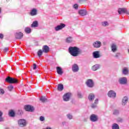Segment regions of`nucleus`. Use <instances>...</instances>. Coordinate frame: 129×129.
Segmentation results:
<instances>
[{"mask_svg":"<svg viewBox=\"0 0 129 129\" xmlns=\"http://www.w3.org/2000/svg\"><path fill=\"white\" fill-rule=\"evenodd\" d=\"M23 37V34L22 33H16L15 37L16 39H22Z\"/></svg>","mask_w":129,"mask_h":129,"instance_id":"nucleus-20","label":"nucleus"},{"mask_svg":"<svg viewBox=\"0 0 129 129\" xmlns=\"http://www.w3.org/2000/svg\"><path fill=\"white\" fill-rule=\"evenodd\" d=\"M8 50H9V47H5L4 48V51H7Z\"/></svg>","mask_w":129,"mask_h":129,"instance_id":"nucleus-44","label":"nucleus"},{"mask_svg":"<svg viewBox=\"0 0 129 129\" xmlns=\"http://www.w3.org/2000/svg\"><path fill=\"white\" fill-rule=\"evenodd\" d=\"M64 89L63 85L62 84H59L57 86V90L59 91H63Z\"/></svg>","mask_w":129,"mask_h":129,"instance_id":"nucleus-26","label":"nucleus"},{"mask_svg":"<svg viewBox=\"0 0 129 129\" xmlns=\"http://www.w3.org/2000/svg\"><path fill=\"white\" fill-rule=\"evenodd\" d=\"M78 96L79 98H82V95L81 93H78Z\"/></svg>","mask_w":129,"mask_h":129,"instance_id":"nucleus-41","label":"nucleus"},{"mask_svg":"<svg viewBox=\"0 0 129 129\" xmlns=\"http://www.w3.org/2000/svg\"><path fill=\"white\" fill-rule=\"evenodd\" d=\"M100 64L97 63L96 64H94V66H93L92 67V71H95L98 70L99 69H100Z\"/></svg>","mask_w":129,"mask_h":129,"instance_id":"nucleus-16","label":"nucleus"},{"mask_svg":"<svg viewBox=\"0 0 129 129\" xmlns=\"http://www.w3.org/2000/svg\"><path fill=\"white\" fill-rule=\"evenodd\" d=\"M4 93H5L4 90H3V89L0 88V94L3 95V94H4Z\"/></svg>","mask_w":129,"mask_h":129,"instance_id":"nucleus-40","label":"nucleus"},{"mask_svg":"<svg viewBox=\"0 0 129 129\" xmlns=\"http://www.w3.org/2000/svg\"><path fill=\"white\" fill-rule=\"evenodd\" d=\"M67 116H68V118H69L70 119H72L73 117L72 114H68V115H67Z\"/></svg>","mask_w":129,"mask_h":129,"instance_id":"nucleus-36","label":"nucleus"},{"mask_svg":"<svg viewBox=\"0 0 129 129\" xmlns=\"http://www.w3.org/2000/svg\"><path fill=\"white\" fill-rule=\"evenodd\" d=\"M9 115L11 116H14L15 115V113L14 112V111H10L9 112Z\"/></svg>","mask_w":129,"mask_h":129,"instance_id":"nucleus-35","label":"nucleus"},{"mask_svg":"<svg viewBox=\"0 0 129 129\" xmlns=\"http://www.w3.org/2000/svg\"><path fill=\"white\" fill-rule=\"evenodd\" d=\"M117 121H118L119 122H122L123 119H122V118H121V117H118L117 118Z\"/></svg>","mask_w":129,"mask_h":129,"instance_id":"nucleus-37","label":"nucleus"},{"mask_svg":"<svg viewBox=\"0 0 129 129\" xmlns=\"http://www.w3.org/2000/svg\"><path fill=\"white\" fill-rule=\"evenodd\" d=\"M43 53V50L42 49H39L38 52H37V55L38 56L40 57Z\"/></svg>","mask_w":129,"mask_h":129,"instance_id":"nucleus-32","label":"nucleus"},{"mask_svg":"<svg viewBox=\"0 0 129 129\" xmlns=\"http://www.w3.org/2000/svg\"><path fill=\"white\" fill-rule=\"evenodd\" d=\"M25 32L26 34H30L31 33V29L30 28H25Z\"/></svg>","mask_w":129,"mask_h":129,"instance_id":"nucleus-30","label":"nucleus"},{"mask_svg":"<svg viewBox=\"0 0 129 129\" xmlns=\"http://www.w3.org/2000/svg\"><path fill=\"white\" fill-rule=\"evenodd\" d=\"M2 116H0V121H3L4 120V118L3 117H2Z\"/></svg>","mask_w":129,"mask_h":129,"instance_id":"nucleus-46","label":"nucleus"},{"mask_svg":"<svg viewBox=\"0 0 129 129\" xmlns=\"http://www.w3.org/2000/svg\"><path fill=\"white\" fill-rule=\"evenodd\" d=\"M90 119L91 121H97L99 119V116L97 115H95V114H92L90 116Z\"/></svg>","mask_w":129,"mask_h":129,"instance_id":"nucleus-9","label":"nucleus"},{"mask_svg":"<svg viewBox=\"0 0 129 129\" xmlns=\"http://www.w3.org/2000/svg\"><path fill=\"white\" fill-rule=\"evenodd\" d=\"M42 129H52V128H51V127H50V126H46L45 128H42Z\"/></svg>","mask_w":129,"mask_h":129,"instance_id":"nucleus-47","label":"nucleus"},{"mask_svg":"<svg viewBox=\"0 0 129 129\" xmlns=\"http://www.w3.org/2000/svg\"><path fill=\"white\" fill-rule=\"evenodd\" d=\"M37 69V64L36 63L33 64V70H36Z\"/></svg>","mask_w":129,"mask_h":129,"instance_id":"nucleus-43","label":"nucleus"},{"mask_svg":"<svg viewBox=\"0 0 129 129\" xmlns=\"http://www.w3.org/2000/svg\"><path fill=\"white\" fill-rule=\"evenodd\" d=\"M2 115H3V113L0 111V116H2Z\"/></svg>","mask_w":129,"mask_h":129,"instance_id":"nucleus-49","label":"nucleus"},{"mask_svg":"<svg viewBox=\"0 0 129 129\" xmlns=\"http://www.w3.org/2000/svg\"><path fill=\"white\" fill-rule=\"evenodd\" d=\"M119 112L118 110H114L113 111V114H118Z\"/></svg>","mask_w":129,"mask_h":129,"instance_id":"nucleus-39","label":"nucleus"},{"mask_svg":"<svg viewBox=\"0 0 129 129\" xmlns=\"http://www.w3.org/2000/svg\"><path fill=\"white\" fill-rule=\"evenodd\" d=\"M79 13V14L81 15V16H86L87 14L86 10H80Z\"/></svg>","mask_w":129,"mask_h":129,"instance_id":"nucleus-19","label":"nucleus"},{"mask_svg":"<svg viewBox=\"0 0 129 129\" xmlns=\"http://www.w3.org/2000/svg\"><path fill=\"white\" fill-rule=\"evenodd\" d=\"M93 55L94 58H98V57H100V52L98 50H96V51H93Z\"/></svg>","mask_w":129,"mask_h":129,"instance_id":"nucleus-13","label":"nucleus"},{"mask_svg":"<svg viewBox=\"0 0 129 129\" xmlns=\"http://www.w3.org/2000/svg\"><path fill=\"white\" fill-rule=\"evenodd\" d=\"M119 82L120 84H121L122 85H124L125 84H126L127 83V79L126 78L123 77V78H120L119 79Z\"/></svg>","mask_w":129,"mask_h":129,"instance_id":"nucleus-14","label":"nucleus"},{"mask_svg":"<svg viewBox=\"0 0 129 129\" xmlns=\"http://www.w3.org/2000/svg\"><path fill=\"white\" fill-rule=\"evenodd\" d=\"M50 48L48 45H43L42 47V51L43 52H48Z\"/></svg>","mask_w":129,"mask_h":129,"instance_id":"nucleus-17","label":"nucleus"},{"mask_svg":"<svg viewBox=\"0 0 129 129\" xmlns=\"http://www.w3.org/2000/svg\"><path fill=\"white\" fill-rule=\"evenodd\" d=\"M111 49L113 52H115L116 51L117 49V47L116 46V44H115V43H112L111 45Z\"/></svg>","mask_w":129,"mask_h":129,"instance_id":"nucleus-24","label":"nucleus"},{"mask_svg":"<svg viewBox=\"0 0 129 129\" xmlns=\"http://www.w3.org/2000/svg\"><path fill=\"white\" fill-rule=\"evenodd\" d=\"M112 129H120L119 125H118V123H113L112 125Z\"/></svg>","mask_w":129,"mask_h":129,"instance_id":"nucleus-28","label":"nucleus"},{"mask_svg":"<svg viewBox=\"0 0 129 129\" xmlns=\"http://www.w3.org/2000/svg\"><path fill=\"white\" fill-rule=\"evenodd\" d=\"M69 52L73 56H78L82 52V50L78 46H70L69 47Z\"/></svg>","mask_w":129,"mask_h":129,"instance_id":"nucleus-1","label":"nucleus"},{"mask_svg":"<svg viewBox=\"0 0 129 129\" xmlns=\"http://www.w3.org/2000/svg\"><path fill=\"white\" fill-rule=\"evenodd\" d=\"M38 23L37 21H35V22H33V24L31 25V27L36 28L38 27Z\"/></svg>","mask_w":129,"mask_h":129,"instance_id":"nucleus-29","label":"nucleus"},{"mask_svg":"<svg viewBox=\"0 0 129 129\" xmlns=\"http://www.w3.org/2000/svg\"><path fill=\"white\" fill-rule=\"evenodd\" d=\"M102 26H103V27H106L107 26H109V24L108 22H106V21L102 22Z\"/></svg>","mask_w":129,"mask_h":129,"instance_id":"nucleus-31","label":"nucleus"},{"mask_svg":"<svg viewBox=\"0 0 129 129\" xmlns=\"http://www.w3.org/2000/svg\"><path fill=\"white\" fill-rule=\"evenodd\" d=\"M79 70V66L77 63H74L72 66V71L74 73H77Z\"/></svg>","mask_w":129,"mask_h":129,"instance_id":"nucleus-11","label":"nucleus"},{"mask_svg":"<svg viewBox=\"0 0 129 129\" xmlns=\"http://www.w3.org/2000/svg\"><path fill=\"white\" fill-rule=\"evenodd\" d=\"M122 74L123 75H128V68H123V69L122 70Z\"/></svg>","mask_w":129,"mask_h":129,"instance_id":"nucleus-27","label":"nucleus"},{"mask_svg":"<svg viewBox=\"0 0 129 129\" xmlns=\"http://www.w3.org/2000/svg\"><path fill=\"white\" fill-rule=\"evenodd\" d=\"M107 95L109 98H112V99H115L116 97V93L114 91L110 90L109 91Z\"/></svg>","mask_w":129,"mask_h":129,"instance_id":"nucleus-5","label":"nucleus"},{"mask_svg":"<svg viewBox=\"0 0 129 129\" xmlns=\"http://www.w3.org/2000/svg\"><path fill=\"white\" fill-rule=\"evenodd\" d=\"M101 45V41H100V40H96V41H94V42H93V47H96V48L100 47Z\"/></svg>","mask_w":129,"mask_h":129,"instance_id":"nucleus-8","label":"nucleus"},{"mask_svg":"<svg viewBox=\"0 0 129 129\" xmlns=\"http://www.w3.org/2000/svg\"><path fill=\"white\" fill-rule=\"evenodd\" d=\"M128 102V98L127 97H124V98H123L122 100V105L123 106H125L126 104V103H127Z\"/></svg>","mask_w":129,"mask_h":129,"instance_id":"nucleus-21","label":"nucleus"},{"mask_svg":"<svg viewBox=\"0 0 129 129\" xmlns=\"http://www.w3.org/2000/svg\"><path fill=\"white\" fill-rule=\"evenodd\" d=\"M37 14V10L36 9H33L31 10V12H30V15L31 16H36Z\"/></svg>","mask_w":129,"mask_h":129,"instance_id":"nucleus-23","label":"nucleus"},{"mask_svg":"<svg viewBox=\"0 0 129 129\" xmlns=\"http://www.w3.org/2000/svg\"><path fill=\"white\" fill-rule=\"evenodd\" d=\"M98 103H99L98 99H96V100H95L94 104H92V105L91 106L92 108H96Z\"/></svg>","mask_w":129,"mask_h":129,"instance_id":"nucleus-22","label":"nucleus"},{"mask_svg":"<svg viewBox=\"0 0 129 129\" xmlns=\"http://www.w3.org/2000/svg\"><path fill=\"white\" fill-rule=\"evenodd\" d=\"M66 25L64 24H60V25H58L56 27L54 28L55 31L56 32H58V31H60V30H62V29H63L65 28Z\"/></svg>","mask_w":129,"mask_h":129,"instance_id":"nucleus-10","label":"nucleus"},{"mask_svg":"<svg viewBox=\"0 0 129 129\" xmlns=\"http://www.w3.org/2000/svg\"><path fill=\"white\" fill-rule=\"evenodd\" d=\"M66 42L67 43H69V44L72 43V42H73V37H72V36H69L68 37H67Z\"/></svg>","mask_w":129,"mask_h":129,"instance_id":"nucleus-18","label":"nucleus"},{"mask_svg":"<svg viewBox=\"0 0 129 129\" xmlns=\"http://www.w3.org/2000/svg\"><path fill=\"white\" fill-rule=\"evenodd\" d=\"M3 38H4V35H3V34H0V38L3 39Z\"/></svg>","mask_w":129,"mask_h":129,"instance_id":"nucleus-45","label":"nucleus"},{"mask_svg":"<svg viewBox=\"0 0 129 129\" xmlns=\"http://www.w3.org/2000/svg\"><path fill=\"white\" fill-rule=\"evenodd\" d=\"M118 13L119 15L121 14H126L127 15L129 14V12L127 11V9L125 8H120L118 10Z\"/></svg>","mask_w":129,"mask_h":129,"instance_id":"nucleus-7","label":"nucleus"},{"mask_svg":"<svg viewBox=\"0 0 129 129\" xmlns=\"http://www.w3.org/2000/svg\"><path fill=\"white\" fill-rule=\"evenodd\" d=\"M71 97V93H67L66 94H64L63 96V101H64V102H68V101H70Z\"/></svg>","mask_w":129,"mask_h":129,"instance_id":"nucleus-6","label":"nucleus"},{"mask_svg":"<svg viewBox=\"0 0 129 129\" xmlns=\"http://www.w3.org/2000/svg\"><path fill=\"white\" fill-rule=\"evenodd\" d=\"M40 120H41V121H43L44 120H45V117L43 116L42 115L40 116Z\"/></svg>","mask_w":129,"mask_h":129,"instance_id":"nucleus-38","label":"nucleus"},{"mask_svg":"<svg viewBox=\"0 0 129 129\" xmlns=\"http://www.w3.org/2000/svg\"><path fill=\"white\" fill-rule=\"evenodd\" d=\"M40 100L43 103H44V102H46V101H47V99H46V98H45V97H41L40 98Z\"/></svg>","mask_w":129,"mask_h":129,"instance_id":"nucleus-34","label":"nucleus"},{"mask_svg":"<svg viewBox=\"0 0 129 129\" xmlns=\"http://www.w3.org/2000/svg\"><path fill=\"white\" fill-rule=\"evenodd\" d=\"M74 8L76 9H78V5L77 4H75L74 6Z\"/></svg>","mask_w":129,"mask_h":129,"instance_id":"nucleus-42","label":"nucleus"},{"mask_svg":"<svg viewBox=\"0 0 129 129\" xmlns=\"http://www.w3.org/2000/svg\"><path fill=\"white\" fill-rule=\"evenodd\" d=\"M6 81L10 84H16L18 83V80L14 78H11V77H7L6 79Z\"/></svg>","mask_w":129,"mask_h":129,"instance_id":"nucleus-2","label":"nucleus"},{"mask_svg":"<svg viewBox=\"0 0 129 129\" xmlns=\"http://www.w3.org/2000/svg\"><path fill=\"white\" fill-rule=\"evenodd\" d=\"M128 52H129V49H128Z\"/></svg>","mask_w":129,"mask_h":129,"instance_id":"nucleus-51","label":"nucleus"},{"mask_svg":"<svg viewBox=\"0 0 129 129\" xmlns=\"http://www.w3.org/2000/svg\"><path fill=\"white\" fill-rule=\"evenodd\" d=\"M56 70H57V74H58V75H62L63 72L61 68H60V67H57Z\"/></svg>","mask_w":129,"mask_h":129,"instance_id":"nucleus-25","label":"nucleus"},{"mask_svg":"<svg viewBox=\"0 0 129 129\" xmlns=\"http://www.w3.org/2000/svg\"><path fill=\"white\" fill-rule=\"evenodd\" d=\"M118 53H116L115 55V57H118Z\"/></svg>","mask_w":129,"mask_h":129,"instance_id":"nucleus-48","label":"nucleus"},{"mask_svg":"<svg viewBox=\"0 0 129 129\" xmlns=\"http://www.w3.org/2000/svg\"><path fill=\"white\" fill-rule=\"evenodd\" d=\"M24 109H25V110H27V111H33L34 108L32 106L27 105L24 106Z\"/></svg>","mask_w":129,"mask_h":129,"instance_id":"nucleus-12","label":"nucleus"},{"mask_svg":"<svg viewBox=\"0 0 129 129\" xmlns=\"http://www.w3.org/2000/svg\"><path fill=\"white\" fill-rule=\"evenodd\" d=\"M18 125L19 126H25L27 124V121L24 118H21L18 120Z\"/></svg>","mask_w":129,"mask_h":129,"instance_id":"nucleus-4","label":"nucleus"},{"mask_svg":"<svg viewBox=\"0 0 129 129\" xmlns=\"http://www.w3.org/2000/svg\"><path fill=\"white\" fill-rule=\"evenodd\" d=\"M8 89L9 91L11 92L12 91V90H13L14 87L12 85H10V86H8Z\"/></svg>","mask_w":129,"mask_h":129,"instance_id":"nucleus-33","label":"nucleus"},{"mask_svg":"<svg viewBox=\"0 0 129 129\" xmlns=\"http://www.w3.org/2000/svg\"><path fill=\"white\" fill-rule=\"evenodd\" d=\"M86 85L89 88H93L94 87L95 84L94 82H93L92 79H89L88 80H87V81H86Z\"/></svg>","mask_w":129,"mask_h":129,"instance_id":"nucleus-3","label":"nucleus"},{"mask_svg":"<svg viewBox=\"0 0 129 129\" xmlns=\"http://www.w3.org/2000/svg\"><path fill=\"white\" fill-rule=\"evenodd\" d=\"M2 12V9L0 8V14Z\"/></svg>","mask_w":129,"mask_h":129,"instance_id":"nucleus-50","label":"nucleus"},{"mask_svg":"<svg viewBox=\"0 0 129 129\" xmlns=\"http://www.w3.org/2000/svg\"><path fill=\"white\" fill-rule=\"evenodd\" d=\"M95 98V96L94 94H92V93L89 94V95L88 96L89 101L91 102L94 100Z\"/></svg>","mask_w":129,"mask_h":129,"instance_id":"nucleus-15","label":"nucleus"}]
</instances>
